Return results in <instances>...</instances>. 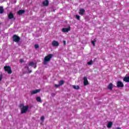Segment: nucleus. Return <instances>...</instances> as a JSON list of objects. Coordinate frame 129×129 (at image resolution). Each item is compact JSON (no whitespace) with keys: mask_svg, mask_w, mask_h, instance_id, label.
Returning <instances> with one entry per match:
<instances>
[{"mask_svg":"<svg viewBox=\"0 0 129 129\" xmlns=\"http://www.w3.org/2000/svg\"><path fill=\"white\" fill-rule=\"evenodd\" d=\"M19 107L21 108V113L23 114L24 113H26L27 111H28V109H29V106L28 105L25 106L24 104H20L19 105Z\"/></svg>","mask_w":129,"mask_h":129,"instance_id":"f257e3e1","label":"nucleus"},{"mask_svg":"<svg viewBox=\"0 0 129 129\" xmlns=\"http://www.w3.org/2000/svg\"><path fill=\"white\" fill-rule=\"evenodd\" d=\"M95 42H96V40L95 39H94V41H91V43L94 47H95Z\"/></svg>","mask_w":129,"mask_h":129,"instance_id":"412c9836","label":"nucleus"},{"mask_svg":"<svg viewBox=\"0 0 129 129\" xmlns=\"http://www.w3.org/2000/svg\"><path fill=\"white\" fill-rule=\"evenodd\" d=\"M4 7L3 6H0V14H4Z\"/></svg>","mask_w":129,"mask_h":129,"instance_id":"f3484780","label":"nucleus"},{"mask_svg":"<svg viewBox=\"0 0 129 129\" xmlns=\"http://www.w3.org/2000/svg\"><path fill=\"white\" fill-rule=\"evenodd\" d=\"M13 39L14 42H20V40H21V38L17 35H13Z\"/></svg>","mask_w":129,"mask_h":129,"instance_id":"20e7f679","label":"nucleus"},{"mask_svg":"<svg viewBox=\"0 0 129 129\" xmlns=\"http://www.w3.org/2000/svg\"><path fill=\"white\" fill-rule=\"evenodd\" d=\"M63 84H64V81L63 80H60L59 82L58 85H59V86H61V85H63Z\"/></svg>","mask_w":129,"mask_h":129,"instance_id":"6ab92c4d","label":"nucleus"},{"mask_svg":"<svg viewBox=\"0 0 129 129\" xmlns=\"http://www.w3.org/2000/svg\"><path fill=\"white\" fill-rule=\"evenodd\" d=\"M36 67H37V66H35V68Z\"/></svg>","mask_w":129,"mask_h":129,"instance_id":"473e14b6","label":"nucleus"},{"mask_svg":"<svg viewBox=\"0 0 129 129\" xmlns=\"http://www.w3.org/2000/svg\"><path fill=\"white\" fill-rule=\"evenodd\" d=\"M3 79V75H0V81H2V80Z\"/></svg>","mask_w":129,"mask_h":129,"instance_id":"c85d7f7f","label":"nucleus"},{"mask_svg":"<svg viewBox=\"0 0 129 129\" xmlns=\"http://www.w3.org/2000/svg\"><path fill=\"white\" fill-rule=\"evenodd\" d=\"M84 13H85V10L84 9H80L79 14L81 15V16H83V15H84Z\"/></svg>","mask_w":129,"mask_h":129,"instance_id":"f8f14e48","label":"nucleus"},{"mask_svg":"<svg viewBox=\"0 0 129 129\" xmlns=\"http://www.w3.org/2000/svg\"><path fill=\"white\" fill-rule=\"evenodd\" d=\"M71 30V27L69 26L68 28H63L61 30L63 33H68Z\"/></svg>","mask_w":129,"mask_h":129,"instance_id":"39448f33","label":"nucleus"},{"mask_svg":"<svg viewBox=\"0 0 129 129\" xmlns=\"http://www.w3.org/2000/svg\"><path fill=\"white\" fill-rule=\"evenodd\" d=\"M113 87V85L112 84V83H110L108 85L107 88L108 89H109V90H112Z\"/></svg>","mask_w":129,"mask_h":129,"instance_id":"ddd939ff","label":"nucleus"},{"mask_svg":"<svg viewBox=\"0 0 129 129\" xmlns=\"http://www.w3.org/2000/svg\"><path fill=\"white\" fill-rule=\"evenodd\" d=\"M29 66H33V65H35V63H34V62L31 61L29 63Z\"/></svg>","mask_w":129,"mask_h":129,"instance_id":"b1692460","label":"nucleus"},{"mask_svg":"<svg viewBox=\"0 0 129 129\" xmlns=\"http://www.w3.org/2000/svg\"><path fill=\"white\" fill-rule=\"evenodd\" d=\"M34 47H35V49H38V48H39L40 46L38 44H35L34 45Z\"/></svg>","mask_w":129,"mask_h":129,"instance_id":"bb28decb","label":"nucleus"},{"mask_svg":"<svg viewBox=\"0 0 129 129\" xmlns=\"http://www.w3.org/2000/svg\"><path fill=\"white\" fill-rule=\"evenodd\" d=\"M59 86H60V85H57V84H55L54 85V87H55V88H58V87H59Z\"/></svg>","mask_w":129,"mask_h":129,"instance_id":"cd10ccee","label":"nucleus"},{"mask_svg":"<svg viewBox=\"0 0 129 129\" xmlns=\"http://www.w3.org/2000/svg\"><path fill=\"white\" fill-rule=\"evenodd\" d=\"M112 122L111 121H109L108 123V124L107 125V127H108V128H110V127H111L112 126Z\"/></svg>","mask_w":129,"mask_h":129,"instance_id":"4468645a","label":"nucleus"},{"mask_svg":"<svg viewBox=\"0 0 129 129\" xmlns=\"http://www.w3.org/2000/svg\"><path fill=\"white\" fill-rule=\"evenodd\" d=\"M63 45H64V46H66V41L63 40Z\"/></svg>","mask_w":129,"mask_h":129,"instance_id":"c756f323","label":"nucleus"},{"mask_svg":"<svg viewBox=\"0 0 129 129\" xmlns=\"http://www.w3.org/2000/svg\"><path fill=\"white\" fill-rule=\"evenodd\" d=\"M20 62L21 63H23V62H24V59H20Z\"/></svg>","mask_w":129,"mask_h":129,"instance_id":"7c9ffc66","label":"nucleus"},{"mask_svg":"<svg viewBox=\"0 0 129 129\" xmlns=\"http://www.w3.org/2000/svg\"><path fill=\"white\" fill-rule=\"evenodd\" d=\"M116 129H121V128L119 127H117V128H116Z\"/></svg>","mask_w":129,"mask_h":129,"instance_id":"2f4dec72","label":"nucleus"},{"mask_svg":"<svg viewBox=\"0 0 129 129\" xmlns=\"http://www.w3.org/2000/svg\"><path fill=\"white\" fill-rule=\"evenodd\" d=\"M92 60H91L90 61L88 62V65H92Z\"/></svg>","mask_w":129,"mask_h":129,"instance_id":"393cba45","label":"nucleus"},{"mask_svg":"<svg viewBox=\"0 0 129 129\" xmlns=\"http://www.w3.org/2000/svg\"><path fill=\"white\" fill-rule=\"evenodd\" d=\"M73 88H74V89H76L77 90L80 89L79 86H73Z\"/></svg>","mask_w":129,"mask_h":129,"instance_id":"aec40b11","label":"nucleus"},{"mask_svg":"<svg viewBox=\"0 0 129 129\" xmlns=\"http://www.w3.org/2000/svg\"><path fill=\"white\" fill-rule=\"evenodd\" d=\"M25 13V10H20L19 11H18L17 14L18 15H23V14H24Z\"/></svg>","mask_w":129,"mask_h":129,"instance_id":"2eb2a0df","label":"nucleus"},{"mask_svg":"<svg viewBox=\"0 0 129 129\" xmlns=\"http://www.w3.org/2000/svg\"><path fill=\"white\" fill-rule=\"evenodd\" d=\"M125 82H129V77H124L123 79Z\"/></svg>","mask_w":129,"mask_h":129,"instance_id":"dca6fc26","label":"nucleus"},{"mask_svg":"<svg viewBox=\"0 0 129 129\" xmlns=\"http://www.w3.org/2000/svg\"><path fill=\"white\" fill-rule=\"evenodd\" d=\"M40 91H41L40 89L35 90L31 92V95H33V94H36V93L40 92Z\"/></svg>","mask_w":129,"mask_h":129,"instance_id":"1a4fd4ad","label":"nucleus"},{"mask_svg":"<svg viewBox=\"0 0 129 129\" xmlns=\"http://www.w3.org/2000/svg\"><path fill=\"white\" fill-rule=\"evenodd\" d=\"M8 19L10 20H12V19H14V14L12 12H10L8 14Z\"/></svg>","mask_w":129,"mask_h":129,"instance_id":"9b49d317","label":"nucleus"},{"mask_svg":"<svg viewBox=\"0 0 129 129\" xmlns=\"http://www.w3.org/2000/svg\"><path fill=\"white\" fill-rule=\"evenodd\" d=\"M53 57V54H49L46 56H45L44 61H43V64L44 65H46L47 64V62H50L51 61V58Z\"/></svg>","mask_w":129,"mask_h":129,"instance_id":"f03ea898","label":"nucleus"},{"mask_svg":"<svg viewBox=\"0 0 129 129\" xmlns=\"http://www.w3.org/2000/svg\"><path fill=\"white\" fill-rule=\"evenodd\" d=\"M51 45L53 47H58L59 46V42L56 40H53L51 43Z\"/></svg>","mask_w":129,"mask_h":129,"instance_id":"423d86ee","label":"nucleus"},{"mask_svg":"<svg viewBox=\"0 0 129 129\" xmlns=\"http://www.w3.org/2000/svg\"><path fill=\"white\" fill-rule=\"evenodd\" d=\"M36 100L38 102H42V99L40 97H36Z\"/></svg>","mask_w":129,"mask_h":129,"instance_id":"a211bd4d","label":"nucleus"},{"mask_svg":"<svg viewBox=\"0 0 129 129\" xmlns=\"http://www.w3.org/2000/svg\"><path fill=\"white\" fill-rule=\"evenodd\" d=\"M4 69L6 72H7L8 74H12L13 71H12V68L10 66H5Z\"/></svg>","mask_w":129,"mask_h":129,"instance_id":"7ed1b4c3","label":"nucleus"},{"mask_svg":"<svg viewBox=\"0 0 129 129\" xmlns=\"http://www.w3.org/2000/svg\"><path fill=\"white\" fill-rule=\"evenodd\" d=\"M117 87H121V88H122L124 86V85H123V83H122V82L121 81H118L117 82Z\"/></svg>","mask_w":129,"mask_h":129,"instance_id":"0eeeda50","label":"nucleus"},{"mask_svg":"<svg viewBox=\"0 0 129 129\" xmlns=\"http://www.w3.org/2000/svg\"><path fill=\"white\" fill-rule=\"evenodd\" d=\"M88 84H89V83L88 82L87 78L86 77H84V85L85 86H86L87 85H88Z\"/></svg>","mask_w":129,"mask_h":129,"instance_id":"6e6552de","label":"nucleus"},{"mask_svg":"<svg viewBox=\"0 0 129 129\" xmlns=\"http://www.w3.org/2000/svg\"><path fill=\"white\" fill-rule=\"evenodd\" d=\"M25 68H26L28 71H29L28 73H32V70L30 71V68H29L28 67H25Z\"/></svg>","mask_w":129,"mask_h":129,"instance_id":"4be33fe9","label":"nucleus"},{"mask_svg":"<svg viewBox=\"0 0 129 129\" xmlns=\"http://www.w3.org/2000/svg\"><path fill=\"white\" fill-rule=\"evenodd\" d=\"M42 122H44V120H45V117L44 116H42L40 118Z\"/></svg>","mask_w":129,"mask_h":129,"instance_id":"5701e85b","label":"nucleus"},{"mask_svg":"<svg viewBox=\"0 0 129 129\" xmlns=\"http://www.w3.org/2000/svg\"><path fill=\"white\" fill-rule=\"evenodd\" d=\"M76 18L77 20H80V17L79 15H76Z\"/></svg>","mask_w":129,"mask_h":129,"instance_id":"a878e982","label":"nucleus"},{"mask_svg":"<svg viewBox=\"0 0 129 129\" xmlns=\"http://www.w3.org/2000/svg\"><path fill=\"white\" fill-rule=\"evenodd\" d=\"M43 6H44V7H48L49 6V1L45 0L42 3Z\"/></svg>","mask_w":129,"mask_h":129,"instance_id":"9d476101","label":"nucleus"}]
</instances>
